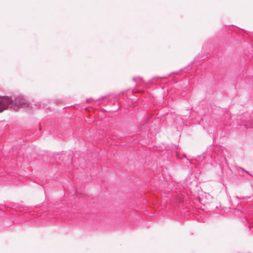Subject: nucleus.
Instances as JSON below:
<instances>
[{
    "label": "nucleus",
    "mask_w": 253,
    "mask_h": 253,
    "mask_svg": "<svg viewBox=\"0 0 253 253\" xmlns=\"http://www.w3.org/2000/svg\"><path fill=\"white\" fill-rule=\"evenodd\" d=\"M11 102V99L9 97H0V112L5 110L7 106L10 104Z\"/></svg>",
    "instance_id": "nucleus-1"
},
{
    "label": "nucleus",
    "mask_w": 253,
    "mask_h": 253,
    "mask_svg": "<svg viewBox=\"0 0 253 253\" xmlns=\"http://www.w3.org/2000/svg\"><path fill=\"white\" fill-rule=\"evenodd\" d=\"M19 104L20 105H21V106L27 107L28 106V104H27V103H24V102H20Z\"/></svg>",
    "instance_id": "nucleus-2"
}]
</instances>
